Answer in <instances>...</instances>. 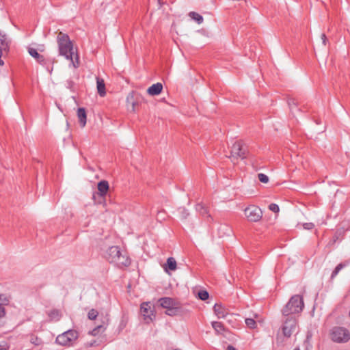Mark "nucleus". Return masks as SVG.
Returning <instances> with one entry per match:
<instances>
[{
    "instance_id": "obj_1",
    "label": "nucleus",
    "mask_w": 350,
    "mask_h": 350,
    "mask_svg": "<svg viewBox=\"0 0 350 350\" xmlns=\"http://www.w3.org/2000/svg\"><path fill=\"white\" fill-rule=\"evenodd\" d=\"M304 307V300L299 295L291 297L288 303L283 308L282 312L283 316H294L295 314L300 313Z\"/></svg>"
},
{
    "instance_id": "obj_2",
    "label": "nucleus",
    "mask_w": 350,
    "mask_h": 350,
    "mask_svg": "<svg viewBox=\"0 0 350 350\" xmlns=\"http://www.w3.org/2000/svg\"><path fill=\"white\" fill-rule=\"evenodd\" d=\"M59 54L68 60L70 61V65L74 68H78L79 66V55L77 49L75 45H59Z\"/></svg>"
},
{
    "instance_id": "obj_3",
    "label": "nucleus",
    "mask_w": 350,
    "mask_h": 350,
    "mask_svg": "<svg viewBox=\"0 0 350 350\" xmlns=\"http://www.w3.org/2000/svg\"><path fill=\"white\" fill-rule=\"evenodd\" d=\"M247 146L242 141L235 142L231 146L230 155L228 157L232 161L247 157Z\"/></svg>"
},
{
    "instance_id": "obj_4",
    "label": "nucleus",
    "mask_w": 350,
    "mask_h": 350,
    "mask_svg": "<svg viewBox=\"0 0 350 350\" xmlns=\"http://www.w3.org/2000/svg\"><path fill=\"white\" fill-rule=\"evenodd\" d=\"M282 331L286 338H290L297 331V319L295 316H284Z\"/></svg>"
},
{
    "instance_id": "obj_5",
    "label": "nucleus",
    "mask_w": 350,
    "mask_h": 350,
    "mask_svg": "<svg viewBox=\"0 0 350 350\" xmlns=\"http://www.w3.org/2000/svg\"><path fill=\"white\" fill-rule=\"evenodd\" d=\"M331 339L337 343H344L350 339V334L345 327H334L330 332Z\"/></svg>"
},
{
    "instance_id": "obj_6",
    "label": "nucleus",
    "mask_w": 350,
    "mask_h": 350,
    "mask_svg": "<svg viewBox=\"0 0 350 350\" xmlns=\"http://www.w3.org/2000/svg\"><path fill=\"white\" fill-rule=\"evenodd\" d=\"M245 215L247 220L251 222H257L260 221L262 217V211L261 209L254 205H251L244 210Z\"/></svg>"
},
{
    "instance_id": "obj_7",
    "label": "nucleus",
    "mask_w": 350,
    "mask_h": 350,
    "mask_svg": "<svg viewBox=\"0 0 350 350\" xmlns=\"http://www.w3.org/2000/svg\"><path fill=\"white\" fill-rule=\"evenodd\" d=\"M78 337L77 332L69 329L59 334L56 338V342L61 345H67L70 342L77 339Z\"/></svg>"
},
{
    "instance_id": "obj_8",
    "label": "nucleus",
    "mask_w": 350,
    "mask_h": 350,
    "mask_svg": "<svg viewBox=\"0 0 350 350\" xmlns=\"http://www.w3.org/2000/svg\"><path fill=\"white\" fill-rule=\"evenodd\" d=\"M101 323L96 325L93 329L90 330L88 334L93 336H98L100 333L104 332L109 324V318L107 316H103L100 319Z\"/></svg>"
},
{
    "instance_id": "obj_9",
    "label": "nucleus",
    "mask_w": 350,
    "mask_h": 350,
    "mask_svg": "<svg viewBox=\"0 0 350 350\" xmlns=\"http://www.w3.org/2000/svg\"><path fill=\"white\" fill-rule=\"evenodd\" d=\"M140 311L145 320H148V321H152V317H154V315L150 302L142 303L141 304Z\"/></svg>"
},
{
    "instance_id": "obj_10",
    "label": "nucleus",
    "mask_w": 350,
    "mask_h": 350,
    "mask_svg": "<svg viewBox=\"0 0 350 350\" xmlns=\"http://www.w3.org/2000/svg\"><path fill=\"white\" fill-rule=\"evenodd\" d=\"M121 250L118 246H111L105 253L106 259L111 263H114L116 258L120 254Z\"/></svg>"
},
{
    "instance_id": "obj_11",
    "label": "nucleus",
    "mask_w": 350,
    "mask_h": 350,
    "mask_svg": "<svg viewBox=\"0 0 350 350\" xmlns=\"http://www.w3.org/2000/svg\"><path fill=\"white\" fill-rule=\"evenodd\" d=\"M118 267H128L131 264L130 258L126 256V252H120V254L116 258L114 262Z\"/></svg>"
},
{
    "instance_id": "obj_12",
    "label": "nucleus",
    "mask_w": 350,
    "mask_h": 350,
    "mask_svg": "<svg viewBox=\"0 0 350 350\" xmlns=\"http://www.w3.org/2000/svg\"><path fill=\"white\" fill-rule=\"evenodd\" d=\"M213 310L218 319H224L228 314L227 309L220 304H215Z\"/></svg>"
},
{
    "instance_id": "obj_13",
    "label": "nucleus",
    "mask_w": 350,
    "mask_h": 350,
    "mask_svg": "<svg viewBox=\"0 0 350 350\" xmlns=\"http://www.w3.org/2000/svg\"><path fill=\"white\" fill-rule=\"evenodd\" d=\"M28 52L29 55L33 57L38 63L43 66L46 64V59L42 55H40L36 49L29 47L28 48Z\"/></svg>"
},
{
    "instance_id": "obj_14",
    "label": "nucleus",
    "mask_w": 350,
    "mask_h": 350,
    "mask_svg": "<svg viewBox=\"0 0 350 350\" xmlns=\"http://www.w3.org/2000/svg\"><path fill=\"white\" fill-rule=\"evenodd\" d=\"M163 90V85L161 83H157L152 85L147 90V92L149 95L156 96L159 94Z\"/></svg>"
},
{
    "instance_id": "obj_15",
    "label": "nucleus",
    "mask_w": 350,
    "mask_h": 350,
    "mask_svg": "<svg viewBox=\"0 0 350 350\" xmlns=\"http://www.w3.org/2000/svg\"><path fill=\"white\" fill-rule=\"evenodd\" d=\"M77 117L81 127H84L87 122L86 111L83 107H79L77 109Z\"/></svg>"
},
{
    "instance_id": "obj_16",
    "label": "nucleus",
    "mask_w": 350,
    "mask_h": 350,
    "mask_svg": "<svg viewBox=\"0 0 350 350\" xmlns=\"http://www.w3.org/2000/svg\"><path fill=\"white\" fill-rule=\"evenodd\" d=\"M159 303L161 307L166 310L176 305L174 300L170 297H162L159 299Z\"/></svg>"
},
{
    "instance_id": "obj_17",
    "label": "nucleus",
    "mask_w": 350,
    "mask_h": 350,
    "mask_svg": "<svg viewBox=\"0 0 350 350\" xmlns=\"http://www.w3.org/2000/svg\"><path fill=\"white\" fill-rule=\"evenodd\" d=\"M98 193L100 196H105L109 190V183L107 180H101L98 183Z\"/></svg>"
},
{
    "instance_id": "obj_18",
    "label": "nucleus",
    "mask_w": 350,
    "mask_h": 350,
    "mask_svg": "<svg viewBox=\"0 0 350 350\" xmlns=\"http://www.w3.org/2000/svg\"><path fill=\"white\" fill-rule=\"evenodd\" d=\"M57 44H72L67 34L59 32L57 36Z\"/></svg>"
},
{
    "instance_id": "obj_19",
    "label": "nucleus",
    "mask_w": 350,
    "mask_h": 350,
    "mask_svg": "<svg viewBox=\"0 0 350 350\" xmlns=\"http://www.w3.org/2000/svg\"><path fill=\"white\" fill-rule=\"evenodd\" d=\"M9 51V45H0V66L4 65V62L1 58H5L8 55Z\"/></svg>"
},
{
    "instance_id": "obj_20",
    "label": "nucleus",
    "mask_w": 350,
    "mask_h": 350,
    "mask_svg": "<svg viewBox=\"0 0 350 350\" xmlns=\"http://www.w3.org/2000/svg\"><path fill=\"white\" fill-rule=\"evenodd\" d=\"M96 83H97L98 93L99 94V95L100 96H104L106 94V92H105V85L103 79L97 78Z\"/></svg>"
},
{
    "instance_id": "obj_21",
    "label": "nucleus",
    "mask_w": 350,
    "mask_h": 350,
    "mask_svg": "<svg viewBox=\"0 0 350 350\" xmlns=\"http://www.w3.org/2000/svg\"><path fill=\"white\" fill-rule=\"evenodd\" d=\"M211 324L217 334H221L225 331V327L222 323L218 321H213Z\"/></svg>"
},
{
    "instance_id": "obj_22",
    "label": "nucleus",
    "mask_w": 350,
    "mask_h": 350,
    "mask_svg": "<svg viewBox=\"0 0 350 350\" xmlns=\"http://www.w3.org/2000/svg\"><path fill=\"white\" fill-rule=\"evenodd\" d=\"M126 103L127 105L129 107V106H131V111H135V105L137 103L134 100V95L133 93L129 94L126 98Z\"/></svg>"
},
{
    "instance_id": "obj_23",
    "label": "nucleus",
    "mask_w": 350,
    "mask_h": 350,
    "mask_svg": "<svg viewBox=\"0 0 350 350\" xmlns=\"http://www.w3.org/2000/svg\"><path fill=\"white\" fill-rule=\"evenodd\" d=\"M11 42L10 36L0 29V44H9Z\"/></svg>"
},
{
    "instance_id": "obj_24",
    "label": "nucleus",
    "mask_w": 350,
    "mask_h": 350,
    "mask_svg": "<svg viewBox=\"0 0 350 350\" xmlns=\"http://www.w3.org/2000/svg\"><path fill=\"white\" fill-rule=\"evenodd\" d=\"M189 16L193 19L195 21L197 22L198 24H201L202 23L204 19H203V17L199 14L197 12H189Z\"/></svg>"
},
{
    "instance_id": "obj_25",
    "label": "nucleus",
    "mask_w": 350,
    "mask_h": 350,
    "mask_svg": "<svg viewBox=\"0 0 350 350\" xmlns=\"http://www.w3.org/2000/svg\"><path fill=\"white\" fill-rule=\"evenodd\" d=\"M167 267L171 271H174L176 269V261L172 258L170 257L167 260Z\"/></svg>"
},
{
    "instance_id": "obj_26",
    "label": "nucleus",
    "mask_w": 350,
    "mask_h": 350,
    "mask_svg": "<svg viewBox=\"0 0 350 350\" xmlns=\"http://www.w3.org/2000/svg\"><path fill=\"white\" fill-rule=\"evenodd\" d=\"M196 210L202 215L208 214L207 208L202 204H198L196 206Z\"/></svg>"
},
{
    "instance_id": "obj_27",
    "label": "nucleus",
    "mask_w": 350,
    "mask_h": 350,
    "mask_svg": "<svg viewBox=\"0 0 350 350\" xmlns=\"http://www.w3.org/2000/svg\"><path fill=\"white\" fill-rule=\"evenodd\" d=\"M179 311V308L176 306V305H174L171 308H168L165 311V314L169 316H174L176 315Z\"/></svg>"
},
{
    "instance_id": "obj_28",
    "label": "nucleus",
    "mask_w": 350,
    "mask_h": 350,
    "mask_svg": "<svg viewBox=\"0 0 350 350\" xmlns=\"http://www.w3.org/2000/svg\"><path fill=\"white\" fill-rule=\"evenodd\" d=\"M198 298L202 301H205L208 299L209 294L206 291H200L198 293Z\"/></svg>"
},
{
    "instance_id": "obj_29",
    "label": "nucleus",
    "mask_w": 350,
    "mask_h": 350,
    "mask_svg": "<svg viewBox=\"0 0 350 350\" xmlns=\"http://www.w3.org/2000/svg\"><path fill=\"white\" fill-rule=\"evenodd\" d=\"M49 316L51 319H55L56 321L60 319V313L57 310L51 311Z\"/></svg>"
},
{
    "instance_id": "obj_30",
    "label": "nucleus",
    "mask_w": 350,
    "mask_h": 350,
    "mask_svg": "<svg viewBox=\"0 0 350 350\" xmlns=\"http://www.w3.org/2000/svg\"><path fill=\"white\" fill-rule=\"evenodd\" d=\"M98 316V312L95 309H91L88 314V319L90 320H95Z\"/></svg>"
},
{
    "instance_id": "obj_31",
    "label": "nucleus",
    "mask_w": 350,
    "mask_h": 350,
    "mask_svg": "<svg viewBox=\"0 0 350 350\" xmlns=\"http://www.w3.org/2000/svg\"><path fill=\"white\" fill-rule=\"evenodd\" d=\"M288 105L292 113H294L295 110H299V109H297V103L294 99H290L288 100Z\"/></svg>"
},
{
    "instance_id": "obj_32",
    "label": "nucleus",
    "mask_w": 350,
    "mask_h": 350,
    "mask_svg": "<svg viewBox=\"0 0 350 350\" xmlns=\"http://www.w3.org/2000/svg\"><path fill=\"white\" fill-rule=\"evenodd\" d=\"M178 212L182 219H185L189 215L188 211L183 207L178 208Z\"/></svg>"
},
{
    "instance_id": "obj_33",
    "label": "nucleus",
    "mask_w": 350,
    "mask_h": 350,
    "mask_svg": "<svg viewBox=\"0 0 350 350\" xmlns=\"http://www.w3.org/2000/svg\"><path fill=\"white\" fill-rule=\"evenodd\" d=\"M245 324L247 325V326L250 328H254L255 326H256V321L253 319H251V318H247L245 319Z\"/></svg>"
},
{
    "instance_id": "obj_34",
    "label": "nucleus",
    "mask_w": 350,
    "mask_h": 350,
    "mask_svg": "<svg viewBox=\"0 0 350 350\" xmlns=\"http://www.w3.org/2000/svg\"><path fill=\"white\" fill-rule=\"evenodd\" d=\"M344 267L345 265L342 263L338 264L333 271L332 273V278H334Z\"/></svg>"
},
{
    "instance_id": "obj_35",
    "label": "nucleus",
    "mask_w": 350,
    "mask_h": 350,
    "mask_svg": "<svg viewBox=\"0 0 350 350\" xmlns=\"http://www.w3.org/2000/svg\"><path fill=\"white\" fill-rule=\"evenodd\" d=\"M258 180L262 183H267L269 182V177L262 173H260L258 174Z\"/></svg>"
},
{
    "instance_id": "obj_36",
    "label": "nucleus",
    "mask_w": 350,
    "mask_h": 350,
    "mask_svg": "<svg viewBox=\"0 0 350 350\" xmlns=\"http://www.w3.org/2000/svg\"><path fill=\"white\" fill-rule=\"evenodd\" d=\"M9 300L6 295L3 294H0V306H4L5 305L8 304Z\"/></svg>"
},
{
    "instance_id": "obj_37",
    "label": "nucleus",
    "mask_w": 350,
    "mask_h": 350,
    "mask_svg": "<svg viewBox=\"0 0 350 350\" xmlns=\"http://www.w3.org/2000/svg\"><path fill=\"white\" fill-rule=\"evenodd\" d=\"M5 316V310L4 306H0V327L3 323V319Z\"/></svg>"
},
{
    "instance_id": "obj_38",
    "label": "nucleus",
    "mask_w": 350,
    "mask_h": 350,
    "mask_svg": "<svg viewBox=\"0 0 350 350\" xmlns=\"http://www.w3.org/2000/svg\"><path fill=\"white\" fill-rule=\"evenodd\" d=\"M269 208L270 211H273V213H278L280 211V208L278 204L275 203H271L269 206Z\"/></svg>"
},
{
    "instance_id": "obj_39",
    "label": "nucleus",
    "mask_w": 350,
    "mask_h": 350,
    "mask_svg": "<svg viewBox=\"0 0 350 350\" xmlns=\"http://www.w3.org/2000/svg\"><path fill=\"white\" fill-rule=\"evenodd\" d=\"M314 225L312 223H304L303 227L306 230H311L314 228Z\"/></svg>"
},
{
    "instance_id": "obj_40",
    "label": "nucleus",
    "mask_w": 350,
    "mask_h": 350,
    "mask_svg": "<svg viewBox=\"0 0 350 350\" xmlns=\"http://www.w3.org/2000/svg\"><path fill=\"white\" fill-rule=\"evenodd\" d=\"M74 82L72 80H68L66 81V88L72 89L74 86Z\"/></svg>"
},
{
    "instance_id": "obj_41",
    "label": "nucleus",
    "mask_w": 350,
    "mask_h": 350,
    "mask_svg": "<svg viewBox=\"0 0 350 350\" xmlns=\"http://www.w3.org/2000/svg\"><path fill=\"white\" fill-rule=\"evenodd\" d=\"M321 39H322L323 43L325 44L327 38H326V36L324 33L321 34Z\"/></svg>"
},
{
    "instance_id": "obj_42",
    "label": "nucleus",
    "mask_w": 350,
    "mask_h": 350,
    "mask_svg": "<svg viewBox=\"0 0 350 350\" xmlns=\"http://www.w3.org/2000/svg\"><path fill=\"white\" fill-rule=\"evenodd\" d=\"M227 350H236L235 347H234L232 345H228L227 347Z\"/></svg>"
},
{
    "instance_id": "obj_43",
    "label": "nucleus",
    "mask_w": 350,
    "mask_h": 350,
    "mask_svg": "<svg viewBox=\"0 0 350 350\" xmlns=\"http://www.w3.org/2000/svg\"><path fill=\"white\" fill-rule=\"evenodd\" d=\"M294 350H300L299 348H295Z\"/></svg>"
},
{
    "instance_id": "obj_44",
    "label": "nucleus",
    "mask_w": 350,
    "mask_h": 350,
    "mask_svg": "<svg viewBox=\"0 0 350 350\" xmlns=\"http://www.w3.org/2000/svg\"><path fill=\"white\" fill-rule=\"evenodd\" d=\"M0 350H3L2 348L0 347Z\"/></svg>"
},
{
    "instance_id": "obj_45",
    "label": "nucleus",
    "mask_w": 350,
    "mask_h": 350,
    "mask_svg": "<svg viewBox=\"0 0 350 350\" xmlns=\"http://www.w3.org/2000/svg\"><path fill=\"white\" fill-rule=\"evenodd\" d=\"M349 317H350V310H349Z\"/></svg>"
}]
</instances>
